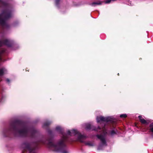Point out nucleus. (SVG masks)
<instances>
[{"label": "nucleus", "mask_w": 153, "mask_h": 153, "mask_svg": "<svg viewBox=\"0 0 153 153\" xmlns=\"http://www.w3.org/2000/svg\"><path fill=\"white\" fill-rule=\"evenodd\" d=\"M68 134L70 135H77L78 136V140L81 142H84V140H85L86 137L83 135H82L79 133L76 130H72L71 131H68Z\"/></svg>", "instance_id": "nucleus-1"}, {"label": "nucleus", "mask_w": 153, "mask_h": 153, "mask_svg": "<svg viewBox=\"0 0 153 153\" xmlns=\"http://www.w3.org/2000/svg\"><path fill=\"white\" fill-rule=\"evenodd\" d=\"M10 15V13L7 11L3 12L0 14V23L3 25L6 20L9 18Z\"/></svg>", "instance_id": "nucleus-2"}, {"label": "nucleus", "mask_w": 153, "mask_h": 153, "mask_svg": "<svg viewBox=\"0 0 153 153\" xmlns=\"http://www.w3.org/2000/svg\"><path fill=\"white\" fill-rule=\"evenodd\" d=\"M61 145V144L60 143L55 144L52 142H49L48 144V146L50 147L53 148L54 150L56 151H58L60 150Z\"/></svg>", "instance_id": "nucleus-3"}, {"label": "nucleus", "mask_w": 153, "mask_h": 153, "mask_svg": "<svg viewBox=\"0 0 153 153\" xmlns=\"http://www.w3.org/2000/svg\"><path fill=\"white\" fill-rule=\"evenodd\" d=\"M97 123L108 122L111 120V118L110 117H97Z\"/></svg>", "instance_id": "nucleus-4"}, {"label": "nucleus", "mask_w": 153, "mask_h": 153, "mask_svg": "<svg viewBox=\"0 0 153 153\" xmlns=\"http://www.w3.org/2000/svg\"><path fill=\"white\" fill-rule=\"evenodd\" d=\"M97 137L100 139L102 144H104L105 143V137L104 136L101 135H97Z\"/></svg>", "instance_id": "nucleus-5"}, {"label": "nucleus", "mask_w": 153, "mask_h": 153, "mask_svg": "<svg viewBox=\"0 0 153 153\" xmlns=\"http://www.w3.org/2000/svg\"><path fill=\"white\" fill-rule=\"evenodd\" d=\"M6 71V70L4 68L0 69V77L2 76Z\"/></svg>", "instance_id": "nucleus-6"}, {"label": "nucleus", "mask_w": 153, "mask_h": 153, "mask_svg": "<svg viewBox=\"0 0 153 153\" xmlns=\"http://www.w3.org/2000/svg\"><path fill=\"white\" fill-rule=\"evenodd\" d=\"M138 117L140 119V121L142 123L146 124L147 123V121L145 120L141 116H139Z\"/></svg>", "instance_id": "nucleus-7"}, {"label": "nucleus", "mask_w": 153, "mask_h": 153, "mask_svg": "<svg viewBox=\"0 0 153 153\" xmlns=\"http://www.w3.org/2000/svg\"><path fill=\"white\" fill-rule=\"evenodd\" d=\"M2 42L0 41V47L2 45ZM4 51V50L2 49V48H0V61L1 60V53H3Z\"/></svg>", "instance_id": "nucleus-8"}, {"label": "nucleus", "mask_w": 153, "mask_h": 153, "mask_svg": "<svg viewBox=\"0 0 153 153\" xmlns=\"http://www.w3.org/2000/svg\"><path fill=\"white\" fill-rule=\"evenodd\" d=\"M150 131L153 133V123L150 125Z\"/></svg>", "instance_id": "nucleus-9"}, {"label": "nucleus", "mask_w": 153, "mask_h": 153, "mask_svg": "<svg viewBox=\"0 0 153 153\" xmlns=\"http://www.w3.org/2000/svg\"><path fill=\"white\" fill-rule=\"evenodd\" d=\"M10 42L9 40L7 39L3 43L4 44L7 45L8 46H10V45H9V43Z\"/></svg>", "instance_id": "nucleus-10"}, {"label": "nucleus", "mask_w": 153, "mask_h": 153, "mask_svg": "<svg viewBox=\"0 0 153 153\" xmlns=\"http://www.w3.org/2000/svg\"><path fill=\"white\" fill-rule=\"evenodd\" d=\"M86 128L87 129H89L90 128L91 125L89 124H88L86 125Z\"/></svg>", "instance_id": "nucleus-11"}, {"label": "nucleus", "mask_w": 153, "mask_h": 153, "mask_svg": "<svg viewBox=\"0 0 153 153\" xmlns=\"http://www.w3.org/2000/svg\"><path fill=\"white\" fill-rule=\"evenodd\" d=\"M120 117H121L126 118L127 117V115L125 114H121L120 115Z\"/></svg>", "instance_id": "nucleus-12"}, {"label": "nucleus", "mask_w": 153, "mask_h": 153, "mask_svg": "<svg viewBox=\"0 0 153 153\" xmlns=\"http://www.w3.org/2000/svg\"><path fill=\"white\" fill-rule=\"evenodd\" d=\"M102 130L103 131V133L104 134H105L107 133V132L106 131V130L104 128H102Z\"/></svg>", "instance_id": "nucleus-13"}, {"label": "nucleus", "mask_w": 153, "mask_h": 153, "mask_svg": "<svg viewBox=\"0 0 153 153\" xmlns=\"http://www.w3.org/2000/svg\"><path fill=\"white\" fill-rule=\"evenodd\" d=\"M4 3L1 0H0V7L4 6Z\"/></svg>", "instance_id": "nucleus-14"}, {"label": "nucleus", "mask_w": 153, "mask_h": 153, "mask_svg": "<svg viewBox=\"0 0 153 153\" xmlns=\"http://www.w3.org/2000/svg\"><path fill=\"white\" fill-rule=\"evenodd\" d=\"M115 0H107L105 1V3H110L111 1H114Z\"/></svg>", "instance_id": "nucleus-15"}, {"label": "nucleus", "mask_w": 153, "mask_h": 153, "mask_svg": "<svg viewBox=\"0 0 153 153\" xmlns=\"http://www.w3.org/2000/svg\"><path fill=\"white\" fill-rule=\"evenodd\" d=\"M101 3L99 2H94L93 3V5H100V4Z\"/></svg>", "instance_id": "nucleus-16"}, {"label": "nucleus", "mask_w": 153, "mask_h": 153, "mask_svg": "<svg viewBox=\"0 0 153 153\" xmlns=\"http://www.w3.org/2000/svg\"><path fill=\"white\" fill-rule=\"evenodd\" d=\"M115 133V132L114 130H112L111 131V135H113Z\"/></svg>", "instance_id": "nucleus-17"}, {"label": "nucleus", "mask_w": 153, "mask_h": 153, "mask_svg": "<svg viewBox=\"0 0 153 153\" xmlns=\"http://www.w3.org/2000/svg\"><path fill=\"white\" fill-rule=\"evenodd\" d=\"M60 127L59 126H58L56 127V129L57 130H59V129H60Z\"/></svg>", "instance_id": "nucleus-18"}, {"label": "nucleus", "mask_w": 153, "mask_h": 153, "mask_svg": "<svg viewBox=\"0 0 153 153\" xmlns=\"http://www.w3.org/2000/svg\"><path fill=\"white\" fill-rule=\"evenodd\" d=\"M98 129H100V127H98L97 129H94V130H96V131H98Z\"/></svg>", "instance_id": "nucleus-19"}, {"label": "nucleus", "mask_w": 153, "mask_h": 153, "mask_svg": "<svg viewBox=\"0 0 153 153\" xmlns=\"http://www.w3.org/2000/svg\"><path fill=\"white\" fill-rule=\"evenodd\" d=\"M59 0H56V3H57L59 2Z\"/></svg>", "instance_id": "nucleus-20"}, {"label": "nucleus", "mask_w": 153, "mask_h": 153, "mask_svg": "<svg viewBox=\"0 0 153 153\" xmlns=\"http://www.w3.org/2000/svg\"><path fill=\"white\" fill-rule=\"evenodd\" d=\"M6 81H7V82H9V81H9V79H6Z\"/></svg>", "instance_id": "nucleus-21"}, {"label": "nucleus", "mask_w": 153, "mask_h": 153, "mask_svg": "<svg viewBox=\"0 0 153 153\" xmlns=\"http://www.w3.org/2000/svg\"><path fill=\"white\" fill-rule=\"evenodd\" d=\"M63 139H65L66 138V137H65L64 135H63Z\"/></svg>", "instance_id": "nucleus-22"}, {"label": "nucleus", "mask_w": 153, "mask_h": 153, "mask_svg": "<svg viewBox=\"0 0 153 153\" xmlns=\"http://www.w3.org/2000/svg\"><path fill=\"white\" fill-rule=\"evenodd\" d=\"M63 153H67V152H64Z\"/></svg>", "instance_id": "nucleus-23"}, {"label": "nucleus", "mask_w": 153, "mask_h": 153, "mask_svg": "<svg viewBox=\"0 0 153 153\" xmlns=\"http://www.w3.org/2000/svg\"><path fill=\"white\" fill-rule=\"evenodd\" d=\"M98 149H100V148H99V147H98Z\"/></svg>", "instance_id": "nucleus-24"}]
</instances>
